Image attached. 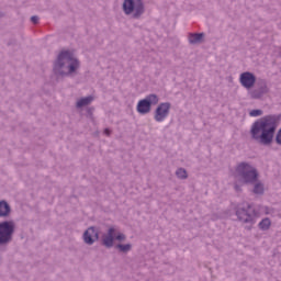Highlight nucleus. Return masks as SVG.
Wrapping results in <instances>:
<instances>
[{
    "mask_svg": "<svg viewBox=\"0 0 281 281\" xmlns=\"http://www.w3.org/2000/svg\"><path fill=\"white\" fill-rule=\"evenodd\" d=\"M278 128V116L269 114L255 121L250 127L251 138L261 146H271Z\"/></svg>",
    "mask_w": 281,
    "mask_h": 281,
    "instance_id": "1",
    "label": "nucleus"
},
{
    "mask_svg": "<svg viewBox=\"0 0 281 281\" xmlns=\"http://www.w3.org/2000/svg\"><path fill=\"white\" fill-rule=\"evenodd\" d=\"M80 69V59L71 50H61L53 61V74L57 78L76 76Z\"/></svg>",
    "mask_w": 281,
    "mask_h": 281,
    "instance_id": "2",
    "label": "nucleus"
},
{
    "mask_svg": "<svg viewBox=\"0 0 281 281\" xmlns=\"http://www.w3.org/2000/svg\"><path fill=\"white\" fill-rule=\"evenodd\" d=\"M235 214L237 220L243 225H247L246 229L251 232L254 229V225L257 223L258 211L249 202H244L236 206Z\"/></svg>",
    "mask_w": 281,
    "mask_h": 281,
    "instance_id": "3",
    "label": "nucleus"
},
{
    "mask_svg": "<svg viewBox=\"0 0 281 281\" xmlns=\"http://www.w3.org/2000/svg\"><path fill=\"white\" fill-rule=\"evenodd\" d=\"M122 11L125 16H130L134 21H139L144 18V14H146V4L144 0H124Z\"/></svg>",
    "mask_w": 281,
    "mask_h": 281,
    "instance_id": "4",
    "label": "nucleus"
},
{
    "mask_svg": "<svg viewBox=\"0 0 281 281\" xmlns=\"http://www.w3.org/2000/svg\"><path fill=\"white\" fill-rule=\"evenodd\" d=\"M235 170L241 182L246 186H254L260 177L258 169H256V167L251 166V164L247 161L239 162Z\"/></svg>",
    "mask_w": 281,
    "mask_h": 281,
    "instance_id": "5",
    "label": "nucleus"
},
{
    "mask_svg": "<svg viewBox=\"0 0 281 281\" xmlns=\"http://www.w3.org/2000/svg\"><path fill=\"white\" fill-rule=\"evenodd\" d=\"M172 104L170 102H161L158 104L154 112V120L161 123V126H170L172 124V119H167L170 115V109Z\"/></svg>",
    "mask_w": 281,
    "mask_h": 281,
    "instance_id": "6",
    "label": "nucleus"
},
{
    "mask_svg": "<svg viewBox=\"0 0 281 281\" xmlns=\"http://www.w3.org/2000/svg\"><path fill=\"white\" fill-rule=\"evenodd\" d=\"M14 221L0 222V247L10 245V241L14 238Z\"/></svg>",
    "mask_w": 281,
    "mask_h": 281,
    "instance_id": "7",
    "label": "nucleus"
},
{
    "mask_svg": "<svg viewBox=\"0 0 281 281\" xmlns=\"http://www.w3.org/2000/svg\"><path fill=\"white\" fill-rule=\"evenodd\" d=\"M153 104H159V97H157L155 93L148 94L145 99L139 100L136 111L140 115H146V113H150Z\"/></svg>",
    "mask_w": 281,
    "mask_h": 281,
    "instance_id": "8",
    "label": "nucleus"
},
{
    "mask_svg": "<svg viewBox=\"0 0 281 281\" xmlns=\"http://www.w3.org/2000/svg\"><path fill=\"white\" fill-rule=\"evenodd\" d=\"M267 93H269V85L265 79L259 80L254 88L248 90V95L251 100H262Z\"/></svg>",
    "mask_w": 281,
    "mask_h": 281,
    "instance_id": "9",
    "label": "nucleus"
},
{
    "mask_svg": "<svg viewBox=\"0 0 281 281\" xmlns=\"http://www.w3.org/2000/svg\"><path fill=\"white\" fill-rule=\"evenodd\" d=\"M82 240L86 245H93L100 240V229L95 226H89L82 235Z\"/></svg>",
    "mask_w": 281,
    "mask_h": 281,
    "instance_id": "10",
    "label": "nucleus"
},
{
    "mask_svg": "<svg viewBox=\"0 0 281 281\" xmlns=\"http://www.w3.org/2000/svg\"><path fill=\"white\" fill-rule=\"evenodd\" d=\"M239 83L244 89L249 91L250 89H254L257 83L256 75L251 71H245L239 75Z\"/></svg>",
    "mask_w": 281,
    "mask_h": 281,
    "instance_id": "11",
    "label": "nucleus"
},
{
    "mask_svg": "<svg viewBox=\"0 0 281 281\" xmlns=\"http://www.w3.org/2000/svg\"><path fill=\"white\" fill-rule=\"evenodd\" d=\"M12 214V206L5 200H0V218H8Z\"/></svg>",
    "mask_w": 281,
    "mask_h": 281,
    "instance_id": "12",
    "label": "nucleus"
},
{
    "mask_svg": "<svg viewBox=\"0 0 281 281\" xmlns=\"http://www.w3.org/2000/svg\"><path fill=\"white\" fill-rule=\"evenodd\" d=\"M93 100H95V97H93V94H90L88 97H82L79 100H77L75 106L76 109H82V106H89V104H91Z\"/></svg>",
    "mask_w": 281,
    "mask_h": 281,
    "instance_id": "13",
    "label": "nucleus"
},
{
    "mask_svg": "<svg viewBox=\"0 0 281 281\" xmlns=\"http://www.w3.org/2000/svg\"><path fill=\"white\" fill-rule=\"evenodd\" d=\"M205 38V33H192L189 37L190 45H200Z\"/></svg>",
    "mask_w": 281,
    "mask_h": 281,
    "instance_id": "14",
    "label": "nucleus"
},
{
    "mask_svg": "<svg viewBox=\"0 0 281 281\" xmlns=\"http://www.w3.org/2000/svg\"><path fill=\"white\" fill-rule=\"evenodd\" d=\"M252 186V192L257 194V196H262V194H265V183L257 180Z\"/></svg>",
    "mask_w": 281,
    "mask_h": 281,
    "instance_id": "15",
    "label": "nucleus"
},
{
    "mask_svg": "<svg viewBox=\"0 0 281 281\" xmlns=\"http://www.w3.org/2000/svg\"><path fill=\"white\" fill-rule=\"evenodd\" d=\"M258 227L261 232H269L271 229V218L265 217L258 223Z\"/></svg>",
    "mask_w": 281,
    "mask_h": 281,
    "instance_id": "16",
    "label": "nucleus"
},
{
    "mask_svg": "<svg viewBox=\"0 0 281 281\" xmlns=\"http://www.w3.org/2000/svg\"><path fill=\"white\" fill-rule=\"evenodd\" d=\"M115 240V237H111L109 235H105L102 239V245H104V247L106 249H111L113 247V243Z\"/></svg>",
    "mask_w": 281,
    "mask_h": 281,
    "instance_id": "17",
    "label": "nucleus"
},
{
    "mask_svg": "<svg viewBox=\"0 0 281 281\" xmlns=\"http://www.w3.org/2000/svg\"><path fill=\"white\" fill-rule=\"evenodd\" d=\"M115 249H119V251H121L122 254H128V251H131V249H133V245L132 244H119L115 246Z\"/></svg>",
    "mask_w": 281,
    "mask_h": 281,
    "instance_id": "18",
    "label": "nucleus"
},
{
    "mask_svg": "<svg viewBox=\"0 0 281 281\" xmlns=\"http://www.w3.org/2000/svg\"><path fill=\"white\" fill-rule=\"evenodd\" d=\"M176 177L178 179H182L183 180V179H186L188 177V171L184 168H179L176 171Z\"/></svg>",
    "mask_w": 281,
    "mask_h": 281,
    "instance_id": "19",
    "label": "nucleus"
},
{
    "mask_svg": "<svg viewBox=\"0 0 281 281\" xmlns=\"http://www.w3.org/2000/svg\"><path fill=\"white\" fill-rule=\"evenodd\" d=\"M250 117H260V115H262V110L260 109H256V110H251L249 112Z\"/></svg>",
    "mask_w": 281,
    "mask_h": 281,
    "instance_id": "20",
    "label": "nucleus"
},
{
    "mask_svg": "<svg viewBox=\"0 0 281 281\" xmlns=\"http://www.w3.org/2000/svg\"><path fill=\"white\" fill-rule=\"evenodd\" d=\"M115 240H119L120 243L126 240V235L124 233H119L115 237Z\"/></svg>",
    "mask_w": 281,
    "mask_h": 281,
    "instance_id": "21",
    "label": "nucleus"
},
{
    "mask_svg": "<svg viewBox=\"0 0 281 281\" xmlns=\"http://www.w3.org/2000/svg\"><path fill=\"white\" fill-rule=\"evenodd\" d=\"M276 143L281 146V128L277 132Z\"/></svg>",
    "mask_w": 281,
    "mask_h": 281,
    "instance_id": "22",
    "label": "nucleus"
},
{
    "mask_svg": "<svg viewBox=\"0 0 281 281\" xmlns=\"http://www.w3.org/2000/svg\"><path fill=\"white\" fill-rule=\"evenodd\" d=\"M235 192H243V184H238L237 182L234 183Z\"/></svg>",
    "mask_w": 281,
    "mask_h": 281,
    "instance_id": "23",
    "label": "nucleus"
},
{
    "mask_svg": "<svg viewBox=\"0 0 281 281\" xmlns=\"http://www.w3.org/2000/svg\"><path fill=\"white\" fill-rule=\"evenodd\" d=\"M115 227H110L109 229H108V234H106V236H110V237H115Z\"/></svg>",
    "mask_w": 281,
    "mask_h": 281,
    "instance_id": "24",
    "label": "nucleus"
},
{
    "mask_svg": "<svg viewBox=\"0 0 281 281\" xmlns=\"http://www.w3.org/2000/svg\"><path fill=\"white\" fill-rule=\"evenodd\" d=\"M31 21H32V23H38V16L37 15H33V16H31Z\"/></svg>",
    "mask_w": 281,
    "mask_h": 281,
    "instance_id": "25",
    "label": "nucleus"
},
{
    "mask_svg": "<svg viewBox=\"0 0 281 281\" xmlns=\"http://www.w3.org/2000/svg\"><path fill=\"white\" fill-rule=\"evenodd\" d=\"M104 134L109 137V135H111V130L105 128V130H104Z\"/></svg>",
    "mask_w": 281,
    "mask_h": 281,
    "instance_id": "26",
    "label": "nucleus"
},
{
    "mask_svg": "<svg viewBox=\"0 0 281 281\" xmlns=\"http://www.w3.org/2000/svg\"><path fill=\"white\" fill-rule=\"evenodd\" d=\"M91 111H93V109L89 108V109H88V113H91Z\"/></svg>",
    "mask_w": 281,
    "mask_h": 281,
    "instance_id": "27",
    "label": "nucleus"
}]
</instances>
